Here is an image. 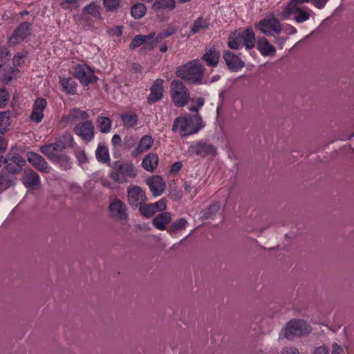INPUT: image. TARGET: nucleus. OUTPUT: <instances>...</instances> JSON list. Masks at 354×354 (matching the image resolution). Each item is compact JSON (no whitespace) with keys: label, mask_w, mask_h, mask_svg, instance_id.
I'll return each mask as SVG.
<instances>
[{"label":"nucleus","mask_w":354,"mask_h":354,"mask_svg":"<svg viewBox=\"0 0 354 354\" xmlns=\"http://www.w3.org/2000/svg\"><path fill=\"white\" fill-rule=\"evenodd\" d=\"M205 68L198 59L187 62L177 68V77L192 84H201L204 75Z\"/></svg>","instance_id":"f257e3e1"},{"label":"nucleus","mask_w":354,"mask_h":354,"mask_svg":"<svg viewBox=\"0 0 354 354\" xmlns=\"http://www.w3.org/2000/svg\"><path fill=\"white\" fill-rule=\"evenodd\" d=\"M171 95L174 104L178 107L184 106L189 99V92L184 84L178 80L171 82Z\"/></svg>","instance_id":"f03ea898"},{"label":"nucleus","mask_w":354,"mask_h":354,"mask_svg":"<svg viewBox=\"0 0 354 354\" xmlns=\"http://www.w3.org/2000/svg\"><path fill=\"white\" fill-rule=\"evenodd\" d=\"M298 4L296 3V0H291L281 12V19H288L293 15L294 19L297 23H303L308 20L310 15L298 7Z\"/></svg>","instance_id":"7ed1b4c3"},{"label":"nucleus","mask_w":354,"mask_h":354,"mask_svg":"<svg viewBox=\"0 0 354 354\" xmlns=\"http://www.w3.org/2000/svg\"><path fill=\"white\" fill-rule=\"evenodd\" d=\"M72 75L84 86L97 81L94 71L86 64H76L71 69Z\"/></svg>","instance_id":"20e7f679"},{"label":"nucleus","mask_w":354,"mask_h":354,"mask_svg":"<svg viewBox=\"0 0 354 354\" xmlns=\"http://www.w3.org/2000/svg\"><path fill=\"white\" fill-rule=\"evenodd\" d=\"M310 331V326L302 319L290 320L285 328V337L292 339L295 336L305 335Z\"/></svg>","instance_id":"39448f33"},{"label":"nucleus","mask_w":354,"mask_h":354,"mask_svg":"<svg viewBox=\"0 0 354 354\" xmlns=\"http://www.w3.org/2000/svg\"><path fill=\"white\" fill-rule=\"evenodd\" d=\"M3 162L5 169L10 174L19 173L26 164V160L19 153L10 152L6 155Z\"/></svg>","instance_id":"423d86ee"},{"label":"nucleus","mask_w":354,"mask_h":354,"mask_svg":"<svg viewBox=\"0 0 354 354\" xmlns=\"http://www.w3.org/2000/svg\"><path fill=\"white\" fill-rule=\"evenodd\" d=\"M258 28L267 35H273V33L279 34L281 32V24L276 17L265 18L261 20L257 25Z\"/></svg>","instance_id":"0eeeda50"},{"label":"nucleus","mask_w":354,"mask_h":354,"mask_svg":"<svg viewBox=\"0 0 354 354\" xmlns=\"http://www.w3.org/2000/svg\"><path fill=\"white\" fill-rule=\"evenodd\" d=\"M66 148V145L62 140H57L55 143L40 147V151L46 155L50 160L54 161Z\"/></svg>","instance_id":"6e6552de"},{"label":"nucleus","mask_w":354,"mask_h":354,"mask_svg":"<svg viewBox=\"0 0 354 354\" xmlns=\"http://www.w3.org/2000/svg\"><path fill=\"white\" fill-rule=\"evenodd\" d=\"M31 32V25L28 22L21 23L9 38V43L16 45L24 41Z\"/></svg>","instance_id":"1a4fd4ad"},{"label":"nucleus","mask_w":354,"mask_h":354,"mask_svg":"<svg viewBox=\"0 0 354 354\" xmlns=\"http://www.w3.org/2000/svg\"><path fill=\"white\" fill-rule=\"evenodd\" d=\"M74 132L84 140L90 142L94 137V126L91 121L86 120L77 124Z\"/></svg>","instance_id":"9d476101"},{"label":"nucleus","mask_w":354,"mask_h":354,"mask_svg":"<svg viewBox=\"0 0 354 354\" xmlns=\"http://www.w3.org/2000/svg\"><path fill=\"white\" fill-rule=\"evenodd\" d=\"M26 156L28 162L40 172L49 174L51 171L52 168L41 155L28 152Z\"/></svg>","instance_id":"9b49d317"},{"label":"nucleus","mask_w":354,"mask_h":354,"mask_svg":"<svg viewBox=\"0 0 354 354\" xmlns=\"http://www.w3.org/2000/svg\"><path fill=\"white\" fill-rule=\"evenodd\" d=\"M128 201L132 207L140 206L146 201L145 192L138 186H132L128 189Z\"/></svg>","instance_id":"f8f14e48"},{"label":"nucleus","mask_w":354,"mask_h":354,"mask_svg":"<svg viewBox=\"0 0 354 354\" xmlns=\"http://www.w3.org/2000/svg\"><path fill=\"white\" fill-rule=\"evenodd\" d=\"M109 211L112 217L127 221L128 215L126 205L120 200L115 199L109 205Z\"/></svg>","instance_id":"ddd939ff"},{"label":"nucleus","mask_w":354,"mask_h":354,"mask_svg":"<svg viewBox=\"0 0 354 354\" xmlns=\"http://www.w3.org/2000/svg\"><path fill=\"white\" fill-rule=\"evenodd\" d=\"M47 102L44 98L39 97L35 100L32 105V111L30 116V120L35 123H39L44 118V111Z\"/></svg>","instance_id":"4468645a"},{"label":"nucleus","mask_w":354,"mask_h":354,"mask_svg":"<svg viewBox=\"0 0 354 354\" xmlns=\"http://www.w3.org/2000/svg\"><path fill=\"white\" fill-rule=\"evenodd\" d=\"M21 180L26 187L31 189H36L40 185L39 175L30 169L24 170Z\"/></svg>","instance_id":"2eb2a0df"},{"label":"nucleus","mask_w":354,"mask_h":354,"mask_svg":"<svg viewBox=\"0 0 354 354\" xmlns=\"http://www.w3.org/2000/svg\"><path fill=\"white\" fill-rule=\"evenodd\" d=\"M223 57L229 69L232 71H239L245 66L244 62L230 50H225L223 53Z\"/></svg>","instance_id":"dca6fc26"},{"label":"nucleus","mask_w":354,"mask_h":354,"mask_svg":"<svg viewBox=\"0 0 354 354\" xmlns=\"http://www.w3.org/2000/svg\"><path fill=\"white\" fill-rule=\"evenodd\" d=\"M221 57L220 51L215 46L206 48L205 53L201 57L208 66L216 67L217 66Z\"/></svg>","instance_id":"f3484780"},{"label":"nucleus","mask_w":354,"mask_h":354,"mask_svg":"<svg viewBox=\"0 0 354 354\" xmlns=\"http://www.w3.org/2000/svg\"><path fill=\"white\" fill-rule=\"evenodd\" d=\"M192 152L200 156H207L208 155L214 156L216 154V148L211 144L204 142H198L191 147Z\"/></svg>","instance_id":"a211bd4d"},{"label":"nucleus","mask_w":354,"mask_h":354,"mask_svg":"<svg viewBox=\"0 0 354 354\" xmlns=\"http://www.w3.org/2000/svg\"><path fill=\"white\" fill-rule=\"evenodd\" d=\"M186 120L188 121L186 125L187 136L198 132L202 127V119L198 114L186 115Z\"/></svg>","instance_id":"6ab92c4d"},{"label":"nucleus","mask_w":354,"mask_h":354,"mask_svg":"<svg viewBox=\"0 0 354 354\" xmlns=\"http://www.w3.org/2000/svg\"><path fill=\"white\" fill-rule=\"evenodd\" d=\"M257 49L264 56H274L276 53L275 48L265 37L258 39Z\"/></svg>","instance_id":"aec40b11"},{"label":"nucleus","mask_w":354,"mask_h":354,"mask_svg":"<svg viewBox=\"0 0 354 354\" xmlns=\"http://www.w3.org/2000/svg\"><path fill=\"white\" fill-rule=\"evenodd\" d=\"M88 15H91V17L97 19H101L102 16L100 6L94 2H92L86 6L82 9V17L84 19H87Z\"/></svg>","instance_id":"412c9836"},{"label":"nucleus","mask_w":354,"mask_h":354,"mask_svg":"<svg viewBox=\"0 0 354 354\" xmlns=\"http://www.w3.org/2000/svg\"><path fill=\"white\" fill-rule=\"evenodd\" d=\"M153 143V140L151 136H144L140 140L138 146L132 152V156L134 157L138 156L140 153L147 151L151 148Z\"/></svg>","instance_id":"4be33fe9"},{"label":"nucleus","mask_w":354,"mask_h":354,"mask_svg":"<svg viewBox=\"0 0 354 354\" xmlns=\"http://www.w3.org/2000/svg\"><path fill=\"white\" fill-rule=\"evenodd\" d=\"M240 35L243 38V45L246 49H251L254 46L255 35L252 29L247 28L242 32H240Z\"/></svg>","instance_id":"5701e85b"},{"label":"nucleus","mask_w":354,"mask_h":354,"mask_svg":"<svg viewBox=\"0 0 354 354\" xmlns=\"http://www.w3.org/2000/svg\"><path fill=\"white\" fill-rule=\"evenodd\" d=\"M209 20L206 18L198 17L196 19L193 24L192 28L190 29L189 35H193L196 33L204 30L209 27Z\"/></svg>","instance_id":"b1692460"},{"label":"nucleus","mask_w":354,"mask_h":354,"mask_svg":"<svg viewBox=\"0 0 354 354\" xmlns=\"http://www.w3.org/2000/svg\"><path fill=\"white\" fill-rule=\"evenodd\" d=\"M187 122L188 121L186 120V115L178 117L174 121L172 130H178L181 136H187V133H186V131H187V129H186Z\"/></svg>","instance_id":"393cba45"},{"label":"nucleus","mask_w":354,"mask_h":354,"mask_svg":"<svg viewBox=\"0 0 354 354\" xmlns=\"http://www.w3.org/2000/svg\"><path fill=\"white\" fill-rule=\"evenodd\" d=\"M62 89L68 94L73 95L76 91L77 84L71 77L60 78Z\"/></svg>","instance_id":"a878e982"},{"label":"nucleus","mask_w":354,"mask_h":354,"mask_svg":"<svg viewBox=\"0 0 354 354\" xmlns=\"http://www.w3.org/2000/svg\"><path fill=\"white\" fill-rule=\"evenodd\" d=\"M123 126L127 129H130L136 126L138 123V116L132 112L124 113L120 116Z\"/></svg>","instance_id":"bb28decb"},{"label":"nucleus","mask_w":354,"mask_h":354,"mask_svg":"<svg viewBox=\"0 0 354 354\" xmlns=\"http://www.w3.org/2000/svg\"><path fill=\"white\" fill-rule=\"evenodd\" d=\"M97 160L100 162H107L110 160L109 151L108 147L100 143L95 151Z\"/></svg>","instance_id":"cd10ccee"},{"label":"nucleus","mask_w":354,"mask_h":354,"mask_svg":"<svg viewBox=\"0 0 354 354\" xmlns=\"http://www.w3.org/2000/svg\"><path fill=\"white\" fill-rule=\"evenodd\" d=\"M96 123L97 128L101 133H107L110 132L112 122L109 118L104 116H99L96 120Z\"/></svg>","instance_id":"c85d7f7f"},{"label":"nucleus","mask_w":354,"mask_h":354,"mask_svg":"<svg viewBox=\"0 0 354 354\" xmlns=\"http://www.w3.org/2000/svg\"><path fill=\"white\" fill-rule=\"evenodd\" d=\"M171 214L167 212H162L156 215V229L163 230L166 225L171 221Z\"/></svg>","instance_id":"c756f323"},{"label":"nucleus","mask_w":354,"mask_h":354,"mask_svg":"<svg viewBox=\"0 0 354 354\" xmlns=\"http://www.w3.org/2000/svg\"><path fill=\"white\" fill-rule=\"evenodd\" d=\"M88 118V114L86 111H80L77 108L73 109L67 116L68 120L71 122H75L76 120H87Z\"/></svg>","instance_id":"7c9ffc66"},{"label":"nucleus","mask_w":354,"mask_h":354,"mask_svg":"<svg viewBox=\"0 0 354 354\" xmlns=\"http://www.w3.org/2000/svg\"><path fill=\"white\" fill-rule=\"evenodd\" d=\"M10 124V112L3 111L0 113V133L4 134Z\"/></svg>","instance_id":"2f4dec72"},{"label":"nucleus","mask_w":354,"mask_h":354,"mask_svg":"<svg viewBox=\"0 0 354 354\" xmlns=\"http://www.w3.org/2000/svg\"><path fill=\"white\" fill-rule=\"evenodd\" d=\"M155 35L151 32L147 35H142V50H152L155 48Z\"/></svg>","instance_id":"473e14b6"},{"label":"nucleus","mask_w":354,"mask_h":354,"mask_svg":"<svg viewBox=\"0 0 354 354\" xmlns=\"http://www.w3.org/2000/svg\"><path fill=\"white\" fill-rule=\"evenodd\" d=\"M142 167L149 171H153L155 169V153H148L142 160Z\"/></svg>","instance_id":"72a5a7b5"},{"label":"nucleus","mask_w":354,"mask_h":354,"mask_svg":"<svg viewBox=\"0 0 354 354\" xmlns=\"http://www.w3.org/2000/svg\"><path fill=\"white\" fill-rule=\"evenodd\" d=\"M228 46L231 49L236 50L241 48V45L243 44V38L241 37L240 33L233 35H230L228 39Z\"/></svg>","instance_id":"f704fd0d"},{"label":"nucleus","mask_w":354,"mask_h":354,"mask_svg":"<svg viewBox=\"0 0 354 354\" xmlns=\"http://www.w3.org/2000/svg\"><path fill=\"white\" fill-rule=\"evenodd\" d=\"M119 168L126 180L127 178H134L136 176V169L132 164H123L120 165Z\"/></svg>","instance_id":"c9c22d12"},{"label":"nucleus","mask_w":354,"mask_h":354,"mask_svg":"<svg viewBox=\"0 0 354 354\" xmlns=\"http://www.w3.org/2000/svg\"><path fill=\"white\" fill-rule=\"evenodd\" d=\"M140 207L141 214L145 218H152L155 214V204H147L143 203Z\"/></svg>","instance_id":"e433bc0d"},{"label":"nucleus","mask_w":354,"mask_h":354,"mask_svg":"<svg viewBox=\"0 0 354 354\" xmlns=\"http://www.w3.org/2000/svg\"><path fill=\"white\" fill-rule=\"evenodd\" d=\"M131 12L135 19H140L146 13V7L143 3H136L132 6Z\"/></svg>","instance_id":"4c0bfd02"},{"label":"nucleus","mask_w":354,"mask_h":354,"mask_svg":"<svg viewBox=\"0 0 354 354\" xmlns=\"http://www.w3.org/2000/svg\"><path fill=\"white\" fill-rule=\"evenodd\" d=\"M54 162H57L60 165V167L64 169L68 170L71 168L72 163L70 160L69 157H68L66 154H61L59 157H57Z\"/></svg>","instance_id":"58836bf2"},{"label":"nucleus","mask_w":354,"mask_h":354,"mask_svg":"<svg viewBox=\"0 0 354 354\" xmlns=\"http://www.w3.org/2000/svg\"><path fill=\"white\" fill-rule=\"evenodd\" d=\"M105 9L109 12L117 10L121 6V0H103Z\"/></svg>","instance_id":"ea45409f"},{"label":"nucleus","mask_w":354,"mask_h":354,"mask_svg":"<svg viewBox=\"0 0 354 354\" xmlns=\"http://www.w3.org/2000/svg\"><path fill=\"white\" fill-rule=\"evenodd\" d=\"M79 0H62L60 6L66 10H71L79 7Z\"/></svg>","instance_id":"a19ab883"},{"label":"nucleus","mask_w":354,"mask_h":354,"mask_svg":"<svg viewBox=\"0 0 354 354\" xmlns=\"http://www.w3.org/2000/svg\"><path fill=\"white\" fill-rule=\"evenodd\" d=\"M176 32V30L173 28L168 27L158 34L156 36V44L160 41L169 37Z\"/></svg>","instance_id":"79ce46f5"},{"label":"nucleus","mask_w":354,"mask_h":354,"mask_svg":"<svg viewBox=\"0 0 354 354\" xmlns=\"http://www.w3.org/2000/svg\"><path fill=\"white\" fill-rule=\"evenodd\" d=\"M187 221L185 218H180L176 220L170 227L169 232L170 233L174 232L176 230H183L185 227Z\"/></svg>","instance_id":"37998d69"},{"label":"nucleus","mask_w":354,"mask_h":354,"mask_svg":"<svg viewBox=\"0 0 354 354\" xmlns=\"http://www.w3.org/2000/svg\"><path fill=\"white\" fill-rule=\"evenodd\" d=\"M166 184L160 176L156 175V196H160L165 190Z\"/></svg>","instance_id":"c03bdc74"},{"label":"nucleus","mask_w":354,"mask_h":354,"mask_svg":"<svg viewBox=\"0 0 354 354\" xmlns=\"http://www.w3.org/2000/svg\"><path fill=\"white\" fill-rule=\"evenodd\" d=\"M156 4L160 8L171 10L175 8V0H156Z\"/></svg>","instance_id":"a18cd8bd"},{"label":"nucleus","mask_w":354,"mask_h":354,"mask_svg":"<svg viewBox=\"0 0 354 354\" xmlns=\"http://www.w3.org/2000/svg\"><path fill=\"white\" fill-rule=\"evenodd\" d=\"M142 39V35H136L129 44V48L134 50L138 47H142V44H143L142 41H144Z\"/></svg>","instance_id":"49530a36"},{"label":"nucleus","mask_w":354,"mask_h":354,"mask_svg":"<svg viewBox=\"0 0 354 354\" xmlns=\"http://www.w3.org/2000/svg\"><path fill=\"white\" fill-rule=\"evenodd\" d=\"M10 186V180L3 173H0V192L7 189Z\"/></svg>","instance_id":"de8ad7c7"},{"label":"nucleus","mask_w":354,"mask_h":354,"mask_svg":"<svg viewBox=\"0 0 354 354\" xmlns=\"http://www.w3.org/2000/svg\"><path fill=\"white\" fill-rule=\"evenodd\" d=\"M75 155L80 165L87 162V156L84 151L77 150Z\"/></svg>","instance_id":"09e8293b"},{"label":"nucleus","mask_w":354,"mask_h":354,"mask_svg":"<svg viewBox=\"0 0 354 354\" xmlns=\"http://www.w3.org/2000/svg\"><path fill=\"white\" fill-rule=\"evenodd\" d=\"M220 208V205L218 204H213L210 205L207 209H206L204 212L203 216L206 218L210 217L214 212H217Z\"/></svg>","instance_id":"8fccbe9b"},{"label":"nucleus","mask_w":354,"mask_h":354,"mask_svg":"<svg viewBox=\"0 0 354 354\" xmlns=\"http://www.w3.org/2000/svg\"><path fill=\"white\" fill-rule=\"evenodd\" d=\"M9 95L4 89H0V107H3L8 102Z\"/></svg>","instance_id":"3c124183"},{"label":"nucleus","mask_w":354,"mask_h":354,"mask_svg":"<svg viewBox=\"0 0 354 354\" xmlns=\"http://www.w3.org/2000/svg\"><path fill=\"white\" fill-rule=\"evenodd\" d=\"M111 177L115 182H118L120 183L126 182V179H125L124 176H123V175L120 172V168L118 169V170L117 171L113 172L111 174Z\"/></svg>","instance_id":"603ef678"},{"label":"nucleus","mask_w":354,"mask_h":354,"mask_svg":"<svg viewBox=\"0 0 354 354\" xmlns=\"http://www.w3.org/2000/svg\"><path fill=\"white\" fill-rule=\"evenodd\" d=\"M162 80L161 79H156V102L162 97Z\"/></svg>","instance_id":"864d4df0"},{"label":"nucleus","mask_w":354,"mask_h":354,"mask_svg":"<svg viewBox=\"0 0 354 354\" xmlns=\"http://www.w3.org/2000/svg\"><path fill=\"white\" fill-rule=\"evenodd\" d=\"M184 186L185 189L189 194H192L193 196H196L197 194L198 189L195 186L192 185L190 183L185 182Z\"/></svg>","instance_id":"5fc2aeb1"},{"label":"nucleus","mask_w":354,"mask_h":354,"mask_svg":"<svg viewBox=\"0 0 354 354\" xmlns=\"http://www.w3.org/2000/svg\"><path fill=\"white\" fill-rule=\"evenodd\" d=\"M26 57V53H18L13 58V64L15 66H19L22 64V59Z\"/></svg>","instance_id":"6e6d98bb"},{"label":"nucleus","mask_w":354,"mask_h":354,"mask_svg":"<svg viewBox=\"0 0 354 354\" xmlns=\"http://www.w3.org/2000/svg\"><path fill=\"white\" fill-rule=\"evenodd\" d=\"M167 207V200L165 198H162L160 201L156 202V212H162L164 211Z\"/></svg>","instance_id":"4d7b16f0"},{"label":"nucleus","mask_w":354,"mask_h":354,"mask_svg":"<svg viewBox=\"0 0 354 354\" xmlns=\"http://www.w3.org/2000/svg\"><path fill=\"white\" fill-rule=\"evenodd\" d=\"M146 183L151 191L153 195H155V177L151 176L146 180Z\"/></svg>","instance_id":"13d9d810"},{"label":"nucleus","mask_w":354,"mask_h":354,"mask_svg":"<svg viewBox=\"0 0 354 354\" xmlns=\"http://www.w3.org/2000/svg\"><path fill=\"white\" fill-rule=\"evenodd\" d=\"M311 3L314 5L316 8L319 9H322L324 8L328 0H310Z\"/></svg>","instance_id":"bf43d9fd"},{"label":"nucleus","mask_w":354,"mask_h":354,"mask_svg":"<svg viewBox=\"0 0 354 354\" xmlns=\"http://www.w3.org/2000/svg\"><path fill=\"white\" fill-rule=\"evenodd\" d=\"M109 34L111 35H115L117 37H120L122 34V27L120 26H118L113 28L110 29Z\"/></svg>","instance_id":"052dcab7"},{"label":"nucleus","mask_w":354,"mask_h":354,"mask_svg":"<svg viewBox=\"0 0 354 354\" xmlns=\"http://www.w3.org/2000/svg\"><path fill=\"white\" fill-rule=\"evenodd\" d=\"M182 165L180 162H174L171 167L170 173L172 174L178 173L182 168Z\"/></svg>","instance_id":"680f3d73"},{"label":"nucleus","mask_w":354,"mask_h":354,"mask_svg":"<svg viewBox=\"0 0 354 354\" xmlns=\"http://www.w3.org/2000/svg\"><path fill=\"white\" fill-rule=\"evenodd\" d=\"M281 354H299V351L295 347H286L282 350Z\"/></svg>","instance_id":"e2e57ef3"},{"label":"nucleus","mask_w":354,"mask_h":354,"mask_svg":"<svg viewBox=\"0 0 354 354\" xmlns=\"http://www.w3.org/2000/svg\"><path fill=\"white\" fill-rule=\"evenodd\" d=\"M151 93L148 97L147 101L149 104H153L155 102V84H152L151 88Z\"/></svg>","instance_id":"0e129e2a"},{"label":"nucleus","mask_w":354,"mask_h":354,"mask_svg":"<svg viewBox=\"0 0 354 354\" xmlns=\"http://www.w3.org/2000/svg\"><path fill=\"white\" fill-rule=\"evenodd\" d=\"M332 354H344V351L337 344H333Z\"/></svg>","instance_id":"69168bd1"},{"label":"nucleus","mask_w":354,"mask_h":354,"mask_svg":"<svg viewBox=\"0 0 354 354\" xmlns=\"http://www.w3.org/2000/svg\"><path fill=\"white\" fill-rule=\"evenodd\" d=\"M122 140L118 134H114L111 139V142L113 146H118L121 144Z\"/></svg>","instance_id":"338daca9"},{"label":"nucleus","mask_w":354,"mask_h":354,"mask_svg":"<svg viewBox=\"0 0 354 354\" xmlns=\"http://www.w3.org/2000/svg\"><path fill=\"white\" fill-rule=\"evenodd\" d=\"M313 354H328V350L325 346H320L315 350Z\"/></svg>","instance_id":"774afa93"}]
</instances>
